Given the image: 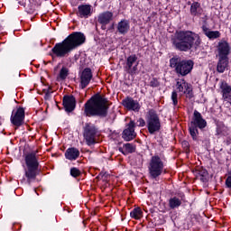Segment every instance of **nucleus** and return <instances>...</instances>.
Here are the masks:
<instances>
[{"mask_svg": "<svg viewBox=\"0 0 231 231\" xmlns=\"http://www.w3.org/2000/svg\"><path fill=\"white\" fill-rule=\"evenodd\" d=\"M86 42V35L82 32H72L61 42H58L51 50L50 55L52 59H64L68 57L73 50L82 46Z\"/></svg>", "mask_w": 231, "mask_h": 231, "instance_id": "1", "label": "nucleus"}, {"mask_svg": "<svg viewBox=\"0 0 231 231\" xmlns=\"http://www.w3.org/2000/svg\"><path fill=\"white\" fill-rule=\"evenodd\" d=\"M171 42L179 51H190L192 48L198 50L201 46V38L192 31H177L171 38Z\"/></svg>", "mask_w": 231, "mask_h": 231, "instance_id": "2", "label": "nucleus"}, {"mask_svg": "<svg viewBox=\"0 0 231 231\" xmlns=\"http://www.w3.org/2000/svg\"><path fill=\"white\" fill-rule=\"evenodd\" d=\"M107 102V98L102 96L92 97L84 106V115L86 116L106 118L107 116V109H109V103Z\"/></svg>", "mask_w": 231, "mask_h": 231, "instance_id": "3", "label": "nucleus"}, {"mask_svg": "<svg viewBox=\"0 0 231 231\" xmlns=\"http://www.w3.org/2000/svg\"><path fill=\"white\" fill-rule=\"evenodd\" d=\"M24 178L22 180V183H27L32 185V181H35L37 176H39V158H37V152H32L25 155Z\"/></svg>", "mask_w": 231, "mask_h": 231, "instance_id": "4", "label": "nucleus"}, {"mask_svg": "<svg viewBox=\"0 0 231 231\" xmlns=\"http://www.w3.org/2000/svg\"><path fill=\"white\" fill-rule=\"evenodd\" d=\"M171 68H174L176 73L181 77H187L194 68L192 60H181L180 57H173L170 60Z\"/></svg>", "mask_w": 231, "mask_h": 231, "instance_id": "5", "label": "nucleus"}, {"mask_svg": "<svg viewBox=\"0 0 231 231\" xmlns=\"http://www.w3.org/2000/svg\"><path fill=\"white\" fill-rule=\"evenodd\" d=\"M207 127V121L203 119L201 113L195 110L193 113L192 121L189 124V131L192 140H198V134H199V129H205Z\"/></svg>", "mask_w": 231, "mask_h": 231, "instance_id": "6", "label": "nucleus"}, {"mask_svg": "<svg viewBox=\"0 0 231 231\" xmlns=\"http://www.w3.org/2000/svg\"><path fill=\"white\" fill-rule=\"evenodd\" d=\"M146 127L150 134H156L162 129L160 116L153 109H150L146 114Z\"/></svg>", "mask_w": 231, "mask_h": 231, "instance_id": "7", "label": "nucleus"}, {"mask_svg": "<svg viewBox=\"0 0 231 231\" xmlns=\"http://www.w3.org/2000/svg\"><path fill=\"white\" fill-rule=\"evenodd\" d=\"M148 169L149 174L153 180L162 176V172H163V161H162L158 155L152 156L149 162Z\"/></svg>", "mask_w": 231, "mask_h": 231, "instance_id": "8", "label": "nucleus"}, {"mask_svg": "<svg viewBox=\"0 0 231 231\" xmlns=\"http://www.w3.org/2000/svg\"><path fill=\"white\" fill-rule=\"evenodd\" d=\"M138 57L135 54L130 55L126 59V64L124 67L125 71L131 75L132 77L137 75L138 73Z\"/></svg>", "mask_w": 231, "mask_h": 231, "instance_id": "9", "label": "nucleus"}, {"mask_svg": "<svg viewBox=\"0 0 231 231\" xmlns=\"http://www.w3.org/2000/svg\"><path fill=\"white\" fill-rule=\"evenodd\" d=\"M177 93H180V96L186 95L187 98H192V88L190 84L187 83L185 79H179L176 83Z\"/></svg>", "mask_w": 231, "mask_h": 231, "instance_id": "10", "label": "nucleus"}, {"mask_svg": "<svg viewBox=\"0 0 231 231\" xmlns=\"http://www.w3.org/2000/svg\"><path fill=\"white\" fill-rule=\"evenodd\" d=\"M11 123L15 129L21 127L24 124V108L19 107L17 110H13L11 115Z\"/></svg>", "mask_w": 231, "mask_h": 231, "instance_id": "11", "label": "nucleus"}, {"mask_svg": "<svg viewBox=\"0 0 231 231\" xmlns=\"http://www.w3.org/2000/svg\"><path fill=\"white\" fill-rule=\"evenodd\" d=\"M84 138L88 145H94L97 143V128L94 125L87 124L85 126Z\"/></svg>", "mask_w": 231, "mask_h": 231, "instance_id": "12", "label": "nucleus"}, {"mask_svg": "<svg viewBox=\"0 0 231 231\" xmlns=\"http://www.w3.org/2000/svg\"><path fill=\"white\" fill-rule=\"evenodd\" d=\"M134 127H136V123H134V121H130L126 125V129L123 131V138L125 142H131V140H134V138H136Z\"/></svg>", "mask_w": 231, "mask_h": 231, "instance_id": "13", "label": "nucleus"}, {"mask_svg": "<svg viewBox=\"0 0 231 231\" xmlns=\"http://www.w3.org/2000/svg\"><path fill=\"white\" fill-rule=\"evenodd\" d=\"M91 79H93V72L91 71V69L86 68L85 69H83L80 74L81 89H85V88H88V86H89Z\"/></svg>", "mask_w": 231, "mask_h": 231, "instance_id": "14", "label": "nucleus"}, {"mask_svg": "<svg viewBox=\"0 0 231 231\" xmlns=\"http://www.w3.org/2000/svg\"><path fill=\"white\" fill-rule=\"evenodd\" d=\"M77 106V100L73 96H64L63 97V106L65 107V111L67 113H71L75 111V107Z\"/></svg>", "mask_w": 231, "mask_h": 231, "instance_id": "15", "label": "nucleus"}, {"mask_svg": "<svg viewBox=\"0 0 231 231\" xmlns=\"http://www.w3.org/2000/svg\"><path fill=\"white\" fill-rule=\"evenodd\" d=\"M123 106L128 111H135V113H138L140 111V103L138 101L133 99V97H126L123 100Z\"/></svg>", "mask_w": 231, "mask_h": 231, "instance_id": "16", "label": "nucleus"}, {"mask_svg": "<svg viewBox=\"0 0 231 231\" xmlns=\"http://www.w3.org/2000/svg\"><path fill=\"white\" fill-rule=\"evenodd\" d=\"M217 50L218 57L228 58L230 55V45L225 41L218 42Z\"/></svg>", "mask_w": 231, "mask_h": 231, "instance_id": "17", "label": "nucleus"}, {"mask_svg": "<svg viewBox=\"0 0 231 231\" xmlns=\"http://www.w3.org/2000/svg\"><path fill=\"white\" fill-rule=\"evenodd\" d=\"M220 88L222 89V97L224 100H227V102L231 104V86L223 81L220 85Z\"/></svg>", "mask_w": 231, "mask_h": 231, "instance_id": "18", "label": "nucleus"}, {"mask_svg": "<svg viewBox=\"0 0 231 231\" xmlns=\"http://www.w3.org/2000/svg\"><path fill=\"white\" fill-rule=\"evenodd\" d=\"M97 21L100 24H109L113 21V13L106 11L98 15Z\"/></svg>", "mask_w": 231, "mask_h": 231, "instance_id": "19", "label": "nucleus"}, {"mask_svg": "<svg viewBox=\"0 0 231 231\" xmlns=\"http://www.w3.org/2000/svg\"><path fill=\"white\" fill-rule=\"evenodd\" d=\"M80 156V151L77 148H68L67 151L65 152V157L67 160H70V162H73L77 160Z\"/></svg>", "mask_w": 231, "mask_h": 231, "instance_id": "20", "label": "nucleus"}, {"mask_svg": "<svg viewBox=\"0 0 231 231\" xmlns=\"http://www.w3.org/2000/svg\"><path fill=\"white\" fill-rule=\"evenodd\" d=\"M78 15L79 17H89L91 15V5H82L78 7Z\"/></svg>", "mask_w": 231, "mask_h": 231, "instance_id": "21", "label": "nucleus"}, {"mask_svg": "<svg viewBox=\"0 0 231 231\" xmlns=\"http://www.w3.org/2000/svg\"><path fill=\"white\" fill-rule=\"evenodd\" d=\"M202 32L208 39H219L221 37V32L219 31H209L207 25L202 26Z\"/></svg>", "mask_w": 231, "mask_h": 231, "instance_id": "22", "label": "nucleus"}, {"mask_svg": "<svg viewBox=\"0 0 231 231\" xmlns=\"http://www.w3.org/2000/svg\"><path fill=\"white\" fill-rule=\"evenodd\" d=\"M226 68H228V58L218 57L217 71L218 73H225Z\"/></svg>", "mask_w": 231, "mask_h": 231, "instance_id": "23", "label": "nucleus"}, {"mask_svg": "<svg viewBox=\"0 0 231 231\" xmlns=\"http://www.w3.org/2000/svg\"><path fill=\"white\" fill-rule=\"evenodd\" d=\"M129 21L122 20L117 23V32H119L122 35H125L129 32Z\"/></svg>", "mask_w": 231, "mask_h": 231, "instance_id": "24", "label": "nucleus"}, {"mask_svg": "<svg viewBox=\"0 0 231 231\" xmlns=\"http://www.w3.org/2000/svg\"><path fill=\"white\" fill-rule=\"evenodd\" d=\"M136 151V147L133 143H125L123 147H119V152H122V154L127 155L134 152Z\"/></svg>", "mask_w": 231, "mask_h": 231, "instance_id": "25", "label": "nucleus"}, {"mask_svg": "<svg viewBox=\"0 0 231 231\" xmlns=\"http://www.w3.org/2000/svg\"><path fill=\"white\" fill-rule=\"evenodd\" d=\"M190 14L191 15H199L201 14V6L199 3L195 2L190 6Z\"/></svg>", "mask_w": 231, "mask_h": 231, "instance_id": "26", "label": "nucleus"}, {"mask_svg": "<svg viewBox=\"0 0 231 231\" xmlns=\"http://www.w3.org/2000/svg\"><path fill=\"white\" fill-rule=\"evenodd\" d=\"M170 208H178L181 206V200L176 197L170 199L169 200Z\"/></svg>", "mask_w": 231, "mask_h": 231, "instance_id": "27", "label": "nucleus"}, {"mask_svg": "<svg viewBox=\"0 0 231 231\" xmlns=\"http://www.w3.org/2000/svg\"><path fill=\"white\" fill-rule=\"evenodd\" d=\"M142 209L140 208H135L130 212L131 217L134 219H140L142 217Z\"/></svg>", "mask_w": 231, "mask_h": 231, "instance_id": "28", "label": "nucleus"}, {"mask_svg": "<svg viewBox=\"0 0 231 231\" xmlns=\"http://www.w3.org/2000/svg\"><path fill=\"white\" fill-rule=\"evenodd\" d=\"M69 71V70L66 67H62V69L60 71V75L58 79H60V80H66Z\"/></svg>", "mask_w": 231, "mask_h": 231, "instance_id": "29", "label": "nucleus"}, {"mask_svg": "<svg viewBox=\"0 0 231 231\" xmlns=\"http://www.w3.org/2000/svg\"><path fill=\"white\" fill-rule=\"evenodd\" d=\"M198 174L201 181H207V176H208V171H207V170H199Z\"/></svg>", "mask_w": 231, "mask_h": 231, "instance_id": "30", "label": "nucleus"}, {"mask_svg": "<svg viewBox=\"0 0 231 231\" xmlns=\"http://www.w3.org/2000/svg\"><path fill=\"white\" fill-rule=\"evenodd\" d=\"M81 172L80 170H79L78 168H71L70 169V175L73 178H79V176H80Z\"/></svg>", "mask_w": 231, "mask_h": 231, "instance_id": "31", "label": "nucleus"}, {"mask_svg": "<svg viewBox=\"0 0 231 231\" xmlns=\"http://www.w3.org/2000/svg\"><path fill=\"white\" fill-rule=\"evenodd\" d=\"M171 100L173 102V106H178V92L173 91L171 93Z\"/></svg>", "mask_w": 231, "mask_h": 231, "instance_id": "32", "label": "nucleus"}, {"mask_svg": "<svg viewBox=\"0 0 231 231\" xmlns=\"http://www.w3.org/2000/svg\"><path fill=\"white\" fill-rule=\"evenodd\" d=\"M150 86H152V88H158V86H160V82L158 79H152L150 82Z\"/></svg>", "mask_w": 231, "mask_h": 231, "instance_id": "33", "label": "nucleus"}, {"mask_svg": "<svg viewBox=\"0 0 231 231\" xmlns=\"http://www.w3.org/2000/svg\"><path fill=\"white\" fill-rule=\"evenodd\" d=\"M137 125H138V127H144L145 120H143V118H139L137 120Z\"/></svg>", "mask_w": 231, "mask_h": 231, "instance_id": "34", "label": "nucleus"}, {"mask_svg": "<svg viewBox=\"0 0 231 231\" xmlns=\"http://www.w3.org/2000/svg\"><path fill=\"white\" fill-rule=\"evenodd\" d=\"M53 93V91L51 90V88L49 87V88L46 90L45 92V97L46 98H50L51 95Z\"/></svg>", "mask_w": 231, "mask_h": 231, "instance_id": "35", "label": "nucleus"}, {"mask_svg": "<svg viewBox=\"0 0 231 231\" xmlns=\"http://www.w3.org/2000/svg\"><path fill=\"white\" fill-rule=\"evenodd\" d=\"M226 185L228 189H231V176H228L226 180Z\"/></svg>", "mask_w": 231, "mask_h": 231, "instance_id": "36", "label": "nucleus"}, {"mask_svg": "<svg viewBox=\"0 0 231 231\" xmlns=\"http://www.w3.org/2000/svg\"><path fill=\"white\" fill-rule=\"evenodd\" d=\"M182 147H184V149H189V142L183 141L182 142Z\"/></svg>", "mask_w": 231, "mask_h": 231, "instance_id": "37", "label": "nucleus"}, {"mask_svg": "<svg viewBox=\"0 0 231 231\" xmlns=\"http://www.w3.org/2000/svg\"><path fill=\"white\" fill-rule=\"evenodd\" d=\"M229 174H230V176H231V171H230Z\"/></svg>", "mask_w": 231, "mask_h": 231, "instance_id": "38", "label": "nucleus"}]
</instances>
